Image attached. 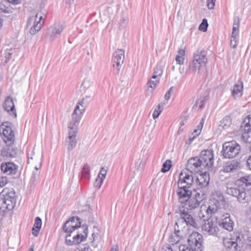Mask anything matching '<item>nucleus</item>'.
Listing matches in <instances>:
<instances>
[{"instance_id":"24","label":"nucleus","mask_w":251,"mask_h":251,"mask_svg":"<svg viewBox=\"0 0 251 251\" xmlns=\"http://www.w3.org/2000/svg\"><path fill=\"white\" fill-rule=\"evenodd\" d=\"M240 161L236 159L227 161L223 166V172L225 173L234 172L237 170Z\"/></svg>"},{"instance_id":"3","label":"nucleus","mask_w":251,"mask_h":251,"mask_svg":"<svg viewBox=\"0 0 251 251\" xmlns=\"http://www.w3.org/2000/svg\"><path fill=\"white\" fill-rule=\"evenodd\" d=\"M191 190V194L186 198L178 201L181 203H185L187 210H193L200 206L201 203L206 198L205 191L201 188H193Z\"/></svg>"},{"instance_id":"54","label":"nucleus","mask_w":251,"mask_h":251,"mask_svg":"<svg viewBox=\"0 0 251 251\" xmlns=\"http://www.w3.org/2000/svg\"><path fill=\"white\" fill-rule=\"evenodd\" d=\"M240 25V18L238 17H236L234 18L233 26L237 27H239Z\"/></svg>"},{"instance_id":"15","label":"nucleus","mask_w":251,"mask_h":251,"mask_svg":"<svg viewBox=\"0 0 251 251\" xmlns=\"http://www.w3.org/2000/svg\"><path fill=\"white\" fill-rule=\"evenodd\" d=\"M210 176L207 172L201 173L199 177L195 180V183L197 185L196 188H201L205 192L207 190V186L209 184Z\"/></svg>"},{"instance_id":"43","label":"nucleus","mask_w":251,"mask_h":251,"mask_svg":"<svg viewBox=\"0 0 251 251\" xmlns=\"http://www.w3.org/2000/svg\"><path fill=\"white\" fill-rule=\"evenodd\" d=\"M181 237H177L174 234H172L169 238V242L173 245L176 244L179 242Z\"/></svg>"},{"instance_id":"27","label":"nucleus","mask_w":251,"mask_h":251,"mask_svg":"<svg viewBox=\"0 0 251 251\" xmlns=\"http://www.w3.org/2000/svg\"><path fill=\"white\" fill-rule=\"evenodd\" d=\"M42 222V220L39 217H36L35 219V222L32 228V233L35 237H37L39 233L41 228Z\"/></svg>"},{"instance_id":"58","label":"nucleus","mask_w":251,"mask_h":251,"mask_svg":"<svg viewBox=\"0 0 251 251\" xmlns=\"http://www.w3.org/2000/svg\"><path fill=\"white\" fill-rule=\"evenodd\" d=\"M196 138V136H190L189 138V139L186 141L185 143L188 145H190L194 139Z\"/></svg>"},{"instance_id":"26","label":"nucleus","mask_w":251,"mask_h":251,"mask_svg":"<svg viewBox=\"0 0 251 251\" xmlns=\"http://www.w3.org/2000/svg\"><path fill=\"white\" fill-rule=\"evenodd\" d=\"M10 146H8V147L2 149L1 154L3 156L10 158H13L16 156L17 154V148Z\"/></svg>"},{"instance_id":"20","label":"nucleus","mask_w":251,"mask_h":251,"mask_svg":"<svg viewBox=\"0 0 251 251\" xmlns=\"http://www.w3.org/2000/svg\"><path fill=\"white\" fill-rule=\"evenodd\" d=\"M77 131L69 130V136L66 140L67 149L69 151L74 149L76 146V135Z\"/></svg>"},{"instance_id":"17","label":"nucleus","mask_w":251,"mask_h":251,"mask_svg":"<svg viewBox=\"0 0 251 251\" xmlns=\"http://www.w3.org/2000/svg\"><path fill=\"white\" fill-rule=\"evenodd\" d=\"M223 244L226 251H242V248L232 239L224 238Z\"/></svg>"},{"instance_id":"11","label":"nucleus","mask_w":251,"mask_h":251,"mask_svg":"<svg viewBox=\"0 0 251 251\" xmlns=\"http://www.w3.org/2000/svg\"><path fill=\"white\" fill-rule=\"evenodd\" d=\"M198 158L201 162L204 168H211L214 163L213 151L211 150H204L201 152Z\"/></svg>"},{"instance_id":"38","label":"nucleus","mask_w":251,"mask_h":251,"mask_svg":"<svg viewBox=\"0 0 251 251\" xmlns=\"http://www.w3.org/2000/svg\"><path fill=\"white\" fill-rule=\"evenodd\" d=\"M172 166V164L171 160L167 159L163 163L161 172L162 173H166L170 170Z\"/></svg>"},{"instance_id":"57","label":"nucleus","mask_w":251,"mask_h":251,"mask_svg":"<svg viewBox=\"0 0 251 251\" xmlns=\"http://www.w3.org/2000/svg\"><path fill=\"white\" fill-rule=\"evenodd\" d=\"M36 20L34 16L30 17L27 21L26 25L28 26L31 24L33 22H34Z\"/></svg>"},{"instance_id":"42","label":"nucleus","mask_w":251,"mask_h":251,"mask_svg":"<svg viewBox=\"0 0 251 251\" xmlns=\"http://www.w3.org/2000/svg\"><path fill=\"white\" fill-rule=\"evenodd\" d=\"M103 180H102V178H100V176H98L94 183V186L97 189H99L101 187L103 183Z\"/></svg>"},{"instance_id":"2","label":"nucleus","mask_w":251,"mask_h":251,"mask_svg":"<svg viewBox=\"0 0 251 251\" xmlns=\"http://www.w3.org/2000/svg\"><path fill=\"white\" fill-rule=\"evenodd\" d=\"M182 170L179 175L177 182V189L176 193L180 200L186 198L191 194V187L194 185V177L192 172Z\"/></svg>"},{"instance_id":"21","label":"nucleus","mask_w":251,"mask_h":251,"mask_svg":"<svg viewBox=\"0 0 251 251\" xmlns=\"http://www.w3.org/2000/svg\"><path fill=\"white\" fill-rule=\"evenodd\" d=\"M81 228L83 229L84 234L82 235L79 232H78L77 234L73 238L74 244H79L87 239L88 234V226L86 224H83Z\"/></svg>"},{"instance_id":"7","label":"nucleus","mask_w":251,"mask_h":251,"mask_svg":"<svg viewBox=\"0 0 251 251\" xmlns=\"http://www.w3.org/2000/svg\"><path fill=\"white\" fill-rule=\"evenodd\" d=\"M200 220L199 223L200 225V227H201L202 230L208 233L210 235H216L219 231V228L214 224L212 219L210 218L209 215L205 216L201 211H200L198 214Z\"/></svg>"},{"instance_id":"29","label":"nucleus","mask_w":251,"mask_h":251,"mask_svg":"<svg viewBox=\"0 0 251 251\" xmlns=\"http://www.w3.org/2000/svg\"><path fill=\"white\" fill-rule=\"evenodd\" d=\"M248 235L239 233L238 235L236 236L234 242H236L240 247L242 248L244 244H246Z\"/></svg>"},{"instance_id":"13","label":"nucleus","mask_w":251,"mask_h":251,"mask_svg":"<svg viewBox=\"0 0 251 251\" xmlns=\"http://www.w3.org/2000/svg\"><path fill=\"white\" fill-rule=\"evenodd\" d=\"M180 217L187 226H192L194 227H200V225L198 220H196L189 213L187 210H185L184 206L179 208Z\"/></svg>"},{"instance_id":"14","label":"nucleus","mask_w":251,"mask_h":251,"mask_svg":"<svg viewBox=\"0 0 251 251\" xmlns=\"http://www.w3.org/2000/svg\"><path fill=\"white\" fill-rule=\"evenodd\" d=\"M234 224L230 214L228 213L223 214L219 221V226L228 231L233 230Z\"/></svg>"},{"instance_id":"19","label":"nucleus","mask_w":251,"mask_h":251,"mask_svg":"<svg viewBox=\"0 0 251 251\" xmlns=\"http://www.w3.org/2000/svg\"><path fill=\"white\" fill-rule=\"evenodd\" d=\"M202 166L201 162L198 158V156L190 158L187 161L186 165V170L190 172H196L199 168Z\"/></svg>"},{"instance_id":"64","label":"nucleus","mask_w":251,"mask_h":251,"mask_svg":"<svg viewBox=\"0 0 251 251\" xmlns=\"http://www.w3.org/2000/svg\"><path fill=\"white\" fill-rule=\"evenodd\" d=\"M88 223L89 224H93L95 223V220L93 216H90L88 218Z\"/></svg>"},{"instance_id":"36","label":"nucleus","mask_w":251,"mask_h":251,"mask_svg":"<svg viewBox=\"0 0 251 251\" xmlns=\"http://www.w3.org/2000/svg\"><path fill=\"white\" fill-rule=\"evenodd\" d=\"M4 2L7 3V0H0V12L4 13H10L12 12L11 9L5 5Z\"/></svg>"},{"instance_id":"8","label":"nucleus","mask_w":251,"mask_h":251,"mask_svg":"<svg viewBox=\"0 0 251 251\" xmlns=\"http://www.w3.org/2000/svg\"><path fill=\"white\" fill-rule=\"evenodd\" d=\"M241 151V146L235 141L226 142L223 144L221 152L223 158L232 159L237 156Z\"/></svg>"},{"instance_id":"45","label":"nucleus","mask_w":251,"mask_h":251,"mask_svg":"<svg viewBox=\"0 0 251 251\" xmlns=\"http://www.w3.org/2000/svg\"><path fill=\"white\" fill-rule=\"evenodd\" d=\"M106 173H107V169L105 168L104 167H102L100 169V172L99 173L98 176H100V178H102V180H104V179L105 178Z\"/></svg>"},{"instance_id":"51","label":"nucleus","mask_w":251,"mask_h":251,"mask_svg":"<svg viewBox=\"0 0 251 251\" xmlns=\"http://www.w3.org/2000/svg\"><path fill=\"white\" fill-rule=\"evenodd\" d=\"M173 87H171V88H170L169 90L166 93L165 95V99L166 100H168L170 99L171 94L173 92Z\"/></svg>"},{"instance_id":"40","label":"nucleus","mask_w":251,"mask_h":251,"mask_svg":"<svg viewBox=\"0 0 251 251\" xmlns=\"http://www.w3.org/2000/svg\"><path fill=\"white\" fill-rule=\"evenodd\" d=\"M160 79H151L147 83V85L151 88V91H153L159 83Z\"/></svg>"},{"instance_id":"56","label":"nucleus","mask_w":251,"mask_h":251,"mask_svg":"<svg viewBox=\"0 0 251 251\" xmlns=\"http://www.w3.org/2000/svg\"><path fill=\"white\" fill-rule=\"evenodd\" d=\"M12 53L9 50H5L4 53V57L6 58V62H7L11 58Z\"/></svg>"},{"instance_id":"62","label":"nucleus","mask_w":251,"mask_h":251,"mask_svg":"<svg viewBox=\"0 0 251 251\" xmlns=\"http://www.w3.org/2000/svg\"><path fill=\"white\" fill-rule=\"evenodd\" d=\"M162 251H173V250L170 246H167L164 247Z\"/></svg>"},{"instance_id":"30","label":"nucleus","mask_w":251,"mask_h":251,"mask_svg":"<svg viewBox=\"0 0 251 251\" xmlns=\"http://www.w3.org/2000/svg\"><path fill=\"white\" fill-rule=\"evenodd\" d=\"M43 17L42 16H40L39 21L38 22H36L35 21L34 22L33 25L30 28L29 33L31 35L35 34L38 31H39L41 28V24L40 23V21L42 19Z\"/></svg>"},{"instance_id":"5","label":"nucleus","mask_w":251,"mask_h":251,"mask_svg":"<svg viewBox=\"0 0 251 251\" xmlns=\"http://www.w3.org/2000/svg\"><path fill=\"white\" fill-rule=\"evenodd\" d=\"M188 245H180L179 251H202V236L198 232L192 233L187 239Z\"/></svg>"},{"instance_id":"46","label":"nucleus","mask_w":251,"mask_h":251,"mask_svg":"<svg viewBox=\"0 0 251 251\" xmlns=\"http://www.w3.org/2000/svg\"><path fill=\"white\" fill-rule=\"evenodd\" d=\"M216 0H207V8L210 9H213L214 8L215 5Z\"/></svg>"},{"instance_id":"52","label":"nucleus","mask_w":251,"mask_h":251,"mask_svg":"<svg viewBox=\"0 0 251 251\" xmlns=\"http://www.w3.org/2000/svg\"><path fill=\"white\" fill-rule=\"evenodd\" d=\"M204 120H205V118L204 117H203L202 118V119H201L200 122L199 123V125L197 126V129L199 130V131H200V132L201 131V129H202V128L203 127V124H204Z\"/></svg>"},{"instance_id":"31","label":"nucleus","mask_w":251,"mask_h":251,"mask_svg":"<svg viewBox=\"0 0 251 251\" xmlns=\"http://www.w3.org/2000/svg\"><path fill=\"white\" fill-rule=\"evenodd\" d=\"M210 204L206 211L207 215H212L215 213L217 211L218 209L221 207L220 205L216 203L215 202H211V201H210Z\"/></svg>"},{"instance_id":"50","label":"nucleus","mask_w":251,"mask_h":251,"mask_svg":"<svg viewBox=\"0 0 251 251\" xmlns=\"http://www.w3.org/2000/svg\"><path fill=\"white\" fill-rule=\"evenodd\" d=\"M90 85V81L88 79H85L82 82L81 86L83 87L84 88H89Z\"/></svg>"},{"instance_id":"34","label":"nucleus","mask_w":251,"mask_h":251,"mask_svg":"<svg viewBox=\"0 0 251 251\" xmlns=\"http://www.w3.org/2000/svg\"><path fill=\"white\" fill-rule=\"evenodd\" d=\"M232 119L229 116H226L220 121V126H222L224 129H226L231 125Z\"/></svg>"},{"instance_id":"59","label":"nucleus","mask_w":251,"mask_h":251,"mask_svg":"<svg viewBox=\"0 0 251 251\" xmlns=\"http://www.w3.org/2000/svg\"><path fill=\"white\" fill-rule=\"evenodd\" d=\"M246 244L247 247L249 248H251V236H248Z\"/></svg>"},{"instance_id":"47","label":"nucleus","mask_w":251,"mask_h":251,"mask_svg":"<svg viewBox=\"0 0 251 251\" xmlns=\"http://www.w3.org/2000/svg\"><path fill=\"white\" fill-rule=\"evenodd\" d=\"M67 235L65 237V242L67 245H74L73 241L69 239L68 238L71 236V233L66 232Z\"/></svg>"},{"instance_id":"63","label":"nucleus","mask_w":251,"mask_h":251,"mask_svg":"<svg viewBox=\"0 0 251 251\" xmlns=\"http://www.w3.org/2000/svg\"><path fill=\"white\" fill-rule=\"evenodd\" d=\"M110 251H119L118 246L117 245H115V246H113L111 247Z\"/></svg>"},{"instance_id":"33","label":"nucleus","mask_w":251,"mask_h":251,"mask_svg":"<svg viewBox=\"0 0 251 251\" xmlns=\"http://www.w3.org/2000/svg\"><path fill=\"white\" fill-rule=\"evenodd\" d=\"M88 104L89 100H84L83 99L77 102L76 106H79V109H78L77 111L80 112V115H82V114L84 112L85 109L87 107Z\"/></svg>"},{"instance_id":"28","label":"nucleus","mask_w":251,"mask_h":251,"mask_svg":"<svg viewBox=\"0 0 251 251\" xmlns=\"http://www.w3.org/2000/svg\"><path fill=\"white\" fill-rule=\"evenodd\" d=\"M243 82L242 81L239 82L238 83L234 85L231 91L232 95L235 97L240 94L239 96L241 97L243 94Z\"/></svg>"},{"instance_id":"23","label":"nucleus","mask_w":251,"mask_h":251,"mask_svg":"<svg viewBox=\"0 0 251 251\" xmlns=\"http://www.w3.org/2000/svg\"><path fill=\"white\" fill-rule=\"evenodd\" d=\"M3 106L4 109L11 115H14L15 117L17 116L16 109L12 97L8 96L6 97Z\"/></svg>"},{"instance_id":"18","label":"nucleus","mask_w":251,"mask_h":251,"mask_svg":"<svg viewBox=\"0 0 251 251\" xmlns=\"http://www.w3.org/2000/svg\"><path fill=\"white\" fill-rule=\"evenodd\" d=\"M78 109H79V106H76L72 114V120L68 126L69 130L77 131V127L81 117L80 112H78L77 113Z\"/></svg>"},{"instance_id":"53","label":"nucleus","mask_w":251,"mask_h":251,"mask_svg":"<svg viewBox=\"0 0 251 251\" xmlns=\"http://www.w3.org/2000/svg\"><path fill=\"white\" fill-rule=\"evenodd\" d=\"M239 28V27L233 26L231 36H238Z\"/></svg>"},{"instance_id":"10","label":"nucleus","mask_w":251,"mask_h":251,"mask_svg":"<svg viewBox=\"0 0 251 251\" xmlns=\"http://www.w3.org/2000/svg\"><path fill=\"white\" fill-rule=\"evenodd\" d=\"M12 124L10 122H4L1 126L2 128V134L4 140L8 146H12L15 141V134L11 127Z\"/></svg>"},{"instance_id":"32","label":"nucleus","mask_w":251,"mask_h":251,"mask_svg":"<svg viewBox=\"0 0 251 251\" xmlns=\"http://www.w3.org/2000/svg\"><path fill=\"white\" fill-rule=\"evenodd\" d=\"M178 54L176 57V61L179 65L183 64L184 61V56L185 54V50L184 49H179L177 51Z\"/></svg>"},{"instance_id":"55","label":"nucleus","mask_w":251,"mask_h":251,"mask_svg":"<svg viewBox=\"0 0 251 251\" xmlns=\"http://www.w3.org/2000/svg\"><path fill=\"white\" fill-rule=\"evenodd\" d=\"M176 226H177V227L178 226L177 222H176V224H175V231H174V234L175 236H176V237H181L180 235V231L179 229H176Z\"/></svg>"},{"instance_id":"22","label":"nucleus","mask_w":251,"mask_h":251,"mask_svg":"<svg viewBox=\"0 0 251 251\" xmlns=\"http://www.w3.org/2000/svg\"><path fill=\"white\" fill-rule=\"evenodd\" d=\"M210 201L211 202H215L221 206L225 205L226 204L225 197L220 191H215L212 193L210 195Z\"/></svg>"},{"instance_id":"4","label":"nucleus","mask_w":251,"mask_h":251,"mask_svg":"<svg viewBox=\"0 0 251 251\" xmlns=\"http://www.w3.org/2000/svg\"><path fill=\"white\" fill-rule=\"evenodd\" d=\"M16 202V196L12 188L6 187L0 193V210L3 213L12 210Z\"/></svg>"},{"instance_id":"49","label":"nucleus","mask_w":251,"mask_h":251,"mask_svg":"<svg viewBox=\"0 0 251 251\" xmlns=\"http://www.w3.org/2000/svg\"><path fill=\"white\" fill-rule=\"evenodd\" d=\"M162 70L159 67H157L154 69L153 74L161 77L162 75Z\"/></svg>"},{"instance_id":"1","label":"nucleus","mask_w":251,"mask_h":251,"mask_svg":"<svg viewBox=\"0 0 251 251\" xmlns=\"http://www.w3.org/2000/svg\"><path fill=\"white\" fill-rule=\"evenodd\" d=\"M251 175H245L238 178L233 187L226 186V193L236 198L242 204L251 201Z\"/></svg>"},{"instance_id":"48","label":"nucleus","mask_w":251,"mask_h":251,"mask_svg":"<svg viewBox=\"0 0 251 251\" xmlns=\"http://www.w3.org/2000/svg\"><path fill=\"white\" fill-rule=\"evenodd\" d=\"M8 182L7 178L6 176H2L0 177V187H3Z\"/></svg>"},{"instance_id":"25","label":"nucleus","mask_w":251,"mask_h":251,"mask_svg":"<svg viewBox=\"0 0 251 251\" xmlns=\"http://www.w3.org/2000/svg\"><path fill=\"white\" fill-rule=\"evenodd\" d=\"M64 29L62 25H58L55 27H50L48 29L47 34L51 39H54L59 35Z\"/></svg>"},{"instance_id":"41","label":"nucleus","mask_w":251,"mask_h":251,"mask_svg":"<svg viewBox=\"0 0 251 251\" xmlns=\"http://www.w3.org/2000/svg\"><path fill=\"white\" fill-rule=\"evenodd\" d=\"M208 26L207 20L206 19H203L199 26V30L205 32L207 30Z\"/></svg>"},{"instance_id":"44","label":"nucleus","mask_w":251,"mask_h":251,"mask_svg":"<svg viewBox=\"0 0 251 251\" xmlns=\"http://www.w3.org/2000/svg\"><path fill=\"white\" fill-rule=\"evenodd\" d=\"M237 36H231V37L230 45V47L233 49H234L237 47Z\"/></svg>"},{"instance_id":"16","label":"nucleus","mask_w":251,"mask_h":251,"mask_svg":"<svg viewBox=\"0 0 251 251\" xmlns=\"http://www.w3.org/2000/svg\"><path fill=\"white\" fill-rule=\"evenodd\" d=\"M19 166L13 162H3L0 165L1 171L7 175H15L17 173Z\"/></svg>"},{"instance_id":"9","label":"nucleus","mask_w":251,"mask_h":251,"mask_svg":"<svg viewBox=\"0 0 251 251\" xmlns=\"http://www.w3.org/2000/svg\"><path fill=\"white\" fill-rule=\"evenodd\" d=\"M125 59V50H117L113 54L112 66L114 68V73L118 74L120 73Z\"/></svg>"},{"instance_id":"12","label":"nucleus","mask_w":251,"mask_h":251,"mask_svg":"<svg viewBox=\"0 0 251 251\" xmlns=\"http://www.w3.org/2000/svg\"><path fill=\"white\" fill-rule=\"evenodd\" d=\"M81 219L77 216H73L63 224L62 229L65 232H73L75 229L81 227Z\"/></svg>"},{"instance_id":"37","label":"nucleus","mask_w":251,"mask_h":251,"mask_svg":"<svg viewBox=\"0 0 251 251\" xmlns=\"http://www.w3.org/2000/svg\"><path fill=\"white\" fill-rule=\"evenodd\" d=\"M82 177L88 179L90 177V166L89 165L86 163L84 164L81 171Z\"/></svg>"},{"instance_id":"61","label":"nucleus","mask_w":251,"mask_h":251,"mask_svg":"<svg viewBox=\"0 0 251 251\" xmlns=\"http://www.w3.org/2000/svg\"><path fill=\"white\" fill-rule=\"evenodd\" d=\"M8 2L12 3L13 4L16 5L20 3L21 2L20 0H7Z\"/></svg>"},{"instance_id":"60","label":"nucleus","mask_w":251,"mask_h":251,"mask_svg":"<svg viewBox=\"0 0 251 251\" xmlns=\"http://www.w3.org/2000/svg\"><path fill=\"white\" fill-rule=\"evenodd\" d=\"M247 166L249 169L251 170V155L247 160Z\"/></svg>"},{"instance_id":"6","label":"nucleus","mask_w":251,"mask_h":251,"mask_svg":"<svg viewBox=\"0 0 251 251\" xmlns=\"http://www.w3.org/2000/svg\"><path fill=\"white\" fill-rule=\"evenodd\" d=\"M207 52L202 48H199L193 54V60L189 63V69L193 72L199 73L207 62Z\"/></svg>"},{"instance_id":"39","label":"nucleus","mask_w":251,"mask_h":251,"mask_svg":"<svg viewBox=\"0 0 251 251\" xmlns=\"http://www.w3.org/2000/svg\"><path fill=\"white\" fill-rule=\"evenodd\" d=\"M164 105L163 104L159 103L155 108L153 113L152 114V117L154 119H157L161 111L163 109Z\"/></svg>"},{"instance_id":"35","label":"nucleus","mask_w":251,"mask_h":251,"mask_svg":"<svg viewBox=\"0 0 251 251\" xmlns=\"http://www.w3.org/2000/svg\"><path fill=\"white\" fill-rule=\"evenodd\" d=\"M207 100V99L206 97H200V98L196 101V103L193 107V108L195 109L197 107H199L200 109L203 108Z\"/></svg>"}]
</instances>
